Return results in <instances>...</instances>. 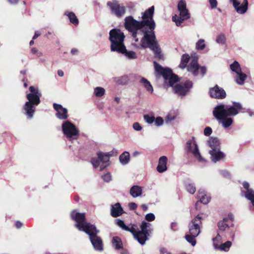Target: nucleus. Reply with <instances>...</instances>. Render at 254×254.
<instances>
[{"label": "nucleus", "mask_w": 254, "mask_h": 254, "mask_svg": "<svg viewBox=\"0 0 254 254\" xmlns=\"http://www.w3.org/2000/svg\"><path fill=\"white\" fill-rule=\"evenodd\" d=\"M155 71L159 75H162L165 83L173 87L174 92L180 96H186L192 87L193 83L190 80H187L183 83L173 85L179 81L178 76L173 73L172 70L168 68H164L156 62H153Z\"/></svg>", "instance_id": "obj_1"}, {"label": "nucleus", "mask_w": 254, "mask_h": 254, "mask_svg": "<svg viewBox=\"0 0 254 254\" xmlns=\"http://www.w3.org/2000/svg\"><path fill=\"white\" fill-rule=\"evenodd\" d=\"M125 37L124 33L120 29L114 28L111 30L109 37L111 43V51L127 56V49L124 44Z\"/></svg>", "instance_id": "obj_2"}, {"label": "nucleus", "mask_w": 254, "mask_h": 254, "mask_svg": "<svg viewBox=\"0 0 254 254\" xmlns=\"http://www.w3.org/2000/svg\"><path fill=\"white\" fill-rule=\"evenodd\" d=\"M155 28L151 29L148 27V29L146 28L142 29L143 37L141 39V46L144 48L149 47L152 50L155 55V57L159 59L163 57L161 54V48L156 40L155 32Z\"/></svg>", "instance_id": "obj_3"}, {"label": "nucleus", "mask_w": 254, "mask_h": 254, "mask_svg": "<svg viewBox=\"0 0 254 254\" xmlns=\"http://www.w3.org/2000/svg\"><path fill=\"white\" fill-rule=\"evenodd\" d=\"M233 105L226 108L224 105L217 106L213 111V116L216 119H221L224 117L235 116L243 109L242 105L239 102H234Z\"/></svg>", "instance_id": "obj_4"}, {"label": "nucleus", "mask_w": 254, "mask_h": 254, "mask_svg": "<svg viewBox=\"0 0 254 254\" xmlns=\"http://www.w3.org/2000/svg\"><path fill=\"white\" fill-rule=\"evenodd\" d=\"M71 219L76 222L75 227L80 231L86 232L95 225L86 221L85 214L84 213L77 212L76 210L72 211L70 213Z\"/></svg>", "instance_id": "obj_5"}, {"label": "nucleus", "mask_w": 254, "mask_h": 254, "mask_svg": "<svg viewBox=\"0 0 254 254\" xmlns=\"http://www.w3.org/2000/svg\"><path fill=\"white\" fill-rule=\"evenodd\" d=\"M100 232L95 226L85 232L88 235L89 240L94 249L96 251L102 252L103 251V242L102 238L98 236Z\"/></svg>", "instance_id": "obj_6"}, {"label": "nucleus", "mask_w": 254, "mask_h": 254, "mask_svg": "<svg viewBox=\"0 0 254 254\" xmlns=\"http://www.w3.org/2000/svg\"><path fill=\"white\" fill-rule=\"evenodd\" d=\"M151 226V224L142 221L140 225L141 230L137 231V233L133 236L134 238L138 241L141 245L145 244L146 241L148 240V237L149 235V230Z\"/></svg>", "instance_id": "obj_7"}, {"label": "nucleus", "mask_w": 254, "mask_h": 254, "mask_svg": "<svg viewBox=\"0 0 254 254\" xmlns=\"http://www.w3.org/2000/svg\"><path fill=\"white\" fill-rule=\"evenodd\" d=\"M62 130L64 134L69 140L77 139L79 131L75 126L69 121H65L62 124Z\"/></svg>", "instance_id": "obj_8"}, {"label": "nucleus", "mask_w": 254, "mask_h": 254, "mask_svg": "<svg viewBox=\"0 0 254 254\" xmlns=\"http://www.w3.org/2000/svg\"><path fill=\"white\" fill-rule=\"evenodd\" d=\"M147 22L145 21H138L133 19L131 16H128V31L131 32L133 38L137 36V31L143 28Z\"/></svg>", "instance_id": "obj_9"}, {"label": "nucleus", "mask_w": 254, "mask_h": 254, "mask_svg": "<svg viewBox=\"0 0 254 254\" xmlns=\"http://www.w3.org/2000/svg\"><path fill=\"white\" fill-rule=\"evenodd\" d=\"M202 218L197 215L193 218L189 224V233L193 235H198L200 232V226L202 224Z\"/></svg>", "instance_id": "obj_10"}, {"label": "nucleus", "mask_w": 254, "mask_h": 254, "mask_svg": "<svg viewBox=\"0 0 254 254\" xmlns=\"http://www.w3.org/2000/svg\"><path fill=\"white\" fill-rule=\"evenodd\" d=\"M154 11V6H152L145 11L142 16V21H145L147 22V23L145 24V26L150 27L151 29L155 28L156 26L155 23L153 18Z\"/></svg>", "instance_id": "obj_11"}, {"label": "nucleus", "mask_w": 254, "mask_h": 254, "mask_svg": "<svg viewBox=\"0 0 254 254\" xmlns=\"http://www.w3.org/2000/svg\"><path fill=\"white\" fill-rule=\"evenodd\" d=\"M107 5L110 7L112 13L117 17H121L125 13V7L119 4L116 0L108 1L107 2Z\"/></svg>", "instance_id": "obj_12"}, {"label": "nucleus", "mask_w": 254, "mask_h": 254, "mask_svg": "<svg viewBox=\"0 0 254 254\" xmlns=\"http://www.w3.org/2000/svg\"><path fill=\"white\" fill-rule=\"evenodd\" d=\"M192 140H189L187 141L186 144L187 152L191 153L193 154L194 158H195L199 162L203 161V159L199 152L198 148L196 143H195V141H193V147L192 146Z\"/></svg>", "instance_id": "obj_13"}, {"label": "nucleus", "mask_w": 254, "mask_h": 254, "mask_svg": "<svg viewBox=\"0 0 254 254\" xmlns=\"http://www.w3.org/2000/svg\"><path fill=\"white\" fill-rule=\"evenodd\" d=\"M217 226L221 231H226L229 232L232 236L236 231V228L233 223L230 224L228 222V219L224 218L222 221L219 222Z\"/></svg>", "instance_id": "obj_14"}, {"label": "nucleus", "mask_w": 254, "mask_h": 254, "mask_svg": "<svg viewBox=\"0 0 254 254\" xmlns=\"http://www.w3.org/2000/svg\"><path fill=\"white\" fill-rule=\"evenodd\" d=\"M243 189H241L242 196H245L248 200H254V190L250 188V185L248 182L245 181L242 183Z\"/></svg>", "instance_id": "obj_15"}, {"label": "nucleus", "mask_w": 254, "mask_h": 254, "mask_svg": "<svg viewBox=\"0 0 254 254\" xmlns=\"http://www.w3.org/2000/svg\"><path fill=\"white\" fill-rule=\"evenodd\" d=\"M210 96L212 98L222 99L226 97V93L225 90L218 85L214 87L210 88Z\"/></svg>", "instance_id": "obj_16"}, {"label": "nucleus", "mask_w": 254, "mask_h": 254, "mask_svg": "<svg viewBox=\"0 0 254 254\" xmlns=\"http://www.w3.org/2000/svg\"><path fill=\"white\" fill-rule=\"evenodd\" d=\"M180 11V16L175 14L172 17L173 21L175 22L177 26H180L184 20H188L190 18V14L188 9L181 10Z\"/></svg>", "instance_id": "obj_17"}, {"label": "nucleus", "mask_w": 254, "mask_h": 254, "mask_svg": "<svg viewBox=\"0 0 254 254\" xmlns=\"http://www.w3.org/2000/svg\"><path fill=\"white\" fill-rule=\"evenodd\" d=\"M54 109L57 111L56 117L60 120H66L68 118L67 110L61 105L57 103L53 104Z\"/></svg>", "instance_id": "obj_18"}, {"label": "nucleus", "mask_w": 254, "mask_h": 254, "mask_svg": "<svg viewBox=\"0 0 254 254\" xmlns=\"http://www.w3.org/2000/svg\"><path fill=\"white\" fill-rule=\"evenodd\" d=\"M112 154L109 153L104 154L103 152H100L97 153V156L101 162L103 163V164L100 166V170H103L105 168L109 165L108 163L109 161L110 156H112Z\"/></svg>", "instance_id": "obj_19"}, {"label": "nucleus", "mask_w": 254, "mask_h": 254, "mask_svg": "<svg viewBox=\"0 0 254 254\" xmlns=\"http://www.w3.org/2000/svg\"><path fill=\"white\" fill-rule=\"evenodd\" d=\"M124 211L121 204L119 202L111 205V215L114 218L122 215Z\"/></svg>", "instance_id": "obj_20"}, {"label": "nucleus", "mask_w": 254, "mask_h": 254, "mask_svg": "<svg viewBox=\"0 0 254 254\" xmlns=\"http://www.w3.org/2000/svg\"><path fill=\"white\" fill-rule=\"evenodd\" d=\"M199 69V65L198 64L197 60L195 59H192L187 67L188 71L192 73L194 76H197L198 74Z\"/></svg>", "instance_id": "obj_21"}, {"label": "nucleus", "mask_w": 254, "mask_h": 254, "mask_svg": "<svg viewBox=\"0 0 254 254\" xmlns=\"http://www.w3.org/2000/svg\"><path fill=\"white\" fill-rule=\"evenodd\" d=\"M35 105L30 104L29 102H26L23 107L25 114L28 119L33 118L35 112Z\"/></svg>", "instance_id": "obj_22"}, {"label": "nucleus", "mask_w": 254, "mask_h": 254, "mask_svg": "<svg viewBox=\"0 0 254 254\" xmlns=\"http://www.w3.org/2000/svg\"><path fill=\"white\" fill-rule=\"evenodd\" d=\"M167 160L168 159L165 156H162L159 158L157 167V170L159 173H163L167 170Z\"/></svg>", "instance_id": "obj_23"}, {"label": "nucleus", "mask_w": 254, "mask_h": 254, "mask_svg": "<svg viewBox=\"0 0 254 254\" xmlns=\"http://www.w3.org/2000/svg\"><path fill=\"white\" fill-rule=\"evenodd\" d=\"M197 197L199 199V202L204 204L208 203L211 199V197L206 194L205 190L201 189L198 191Z\"/></svg>", "instance_id": "obj_24"}, {"label": "nucleus", "mask_w": 254, "mask_h": 254, "mask_svg": "<svg viewBox=\"0 0 254 254\" xmlns=\"http://www.w3.org/2000/svg\"><path fill=\"white\" fill-rule=\"evenodd\" d=\"M41 95H33V94H27L26 98L30 104H33L35 106L38 105L41 102L40 97Z\"/></svg>", "instance_id": "obj_25"}, {"label": "nucleus", "mask_w": 254, "mask_h": 254, "mask_svg": "<svg viewBox=\"0 0 254 254\" xmlns=\"http://www.w3.org/2000/svg\"><path fill=\"white\" fill-rule=\"evenodd\" d=\"M209 154L213 158L212 160L214 162L219 161L225 157V154L220 150H211L209 151Z\"/></svg>", "instance_id": "obj_26"}, {"label": "nucleus", "mask_w": 254, "mask_h": 254, "mask_svg": "<svg viewBox=\"0 0 254 254\" xmlns=\"http://www.w3.org/2000/svg\"><path fill=\"white\" fill-rule=\"evenodd\" d=\"M208 143L212 150H220V142L217 137H210L208 141Z\"/></svg>", "instance_id": "obj_27"}, {"label": "nucleus", "mask_w": 254, "mask_h": 254, "mask_svg": "<svg viewBox=\"0 0 254 254\" xmlns=\"http://www.w3.org/2000/svg\"><path fill=\"white\" fill-rule=\"evenodd\" d=\"M113 246L116 250H122L123 248V245L121 239L118 236H115L112 240Z\"/></svg>", "instance_id": "obj_28"}, {"label": "nucleus", "mask_w": 254, "mask_h": 254, "mask_svg": "<svg viewBox=\"0 0 254 254\" xmlns=\"http://www.w3.org/2000/svg\"><path fill=\"white\" fill-rule=\"evenodd\" d=\"M130 194L133 197H136L142 194V188L138 186H134L130 190Z\"/></svg>", "instance_id": "obj_29"}, {"label": "nucleus", "mask_w": 254, "mask_h": 254, "mask_svg": "<svg viewBox=\"0 0 254 254\" xmlns=\"http://www.w3.org/2000/svg\"><path fill=\"white\" fill-rule=\"evenodd\" d=\"M64 15H67L70 22L74 25L78 24L79 21L76 16L73 12L65 11Z\"/></svg>", "instance_id": "obj_30"}, {"label": "nucleus", "mask_w": 254, "mask_h": 254, "mask_svg": "<svg viewBox=\"0 0 254 254\" xmlns=\"http://www.w3.org/2000/svg\"><path fill=\"white\" fill-rule=\"evenodd\" d=\"M190 59V57L188 54H183L182 56L181 64L179 65L180 67L182 69L186 67Z\"/></svg>", "instance_id": "obj_31"}, {"label": "nucleus", "mask_w": 254, "mask_h": 254, "mask_svg": "<svg viewBox=\"0 0 254 254\" xmlns=\"http://www.w3.org/2000/svg\"><path fill=\"white\" fill-rule=\"evenodd\" d=\"M239 73H237L238 75L236 77V82L240 85H242L244 83V81L246 80L247 78V75L243 73L242 70L238 72Z\"/></svg>", "instance_id": "obj_32"}, {"label": "nucleus", "mask_w": 254, "mask_h": 254, "mask_svg": "<svg viewBox=\"0 0 254 254\" xmlns=\"http://www.w3.org/2000/svg\"><path fill=\"white\" fill-rule=\"evenodd\" d=\"M140 83L143 84L144 87L148 91L151 92H153V87L151 84H150V82L148 81L146 79H145L144 77L141 78V79L140 80Z\"/></svg>", "instance_id": "obj_33"}, {"label": "nucleus", "mask_w": 254, "mask_h": 254, "mask_svg": "<svg viewBox=\"0 0 254 254\" xmlns=\"http://www.w3.org/2000/svg\"><path fill=\"white\" fill-rule=\"evenodd\" d=\"M217 120L221 121L223 127L225 128L230 127L233 123V119L230 118H227V117H224L222 119Z\"/></svg>", "instance_id": "obj_34"}, {"label": "nucleus", "mask_w": 254, "mask_h": 254, "mask_svg": "<svg viewBox=\"0 0 254 254\" xmlns=\"http://www.w3.org/2000/svg\"><path fill=\"white\" fill-rule=\"evenodd\" d=\"M185 186L187 190L190 194H194L196 191V188L193 183H185Z\"/></svg>", "instance_id": "obj_35"}, {"label": "nucleus", "mask_w": 254, "mask_h": 254, "mask_svg": "<svg viewBox=\"0 0 254 254\" xmlns=\"http://www.w3.org/2000/svg\"><path fill=\"white\" fill-rule=\"evenodd\" d=\"M197 236V235H193L189 233V234H187L185 236V238L186 240L192 246H194L196 243L195 238Z\"/></svg>", "instance_id": "obj_36"}, {"label": "nucleus", "mask_w": 254, "mask_h": 254, "mask_svg": "<svg viewBox=\"0 0 254 254\" xmlns=\"http://www.w3.org/2000/svg\"><path fill=\"white\" fill-rule=\"evenodd\" d=\"M230 66L231 70L236 73H239L238 72H240V71L242 70L240 64L237 61H235L233 63L230 64Z\"/></svg>", "instance_id": "obj_37"}, {"label": "nucleus", "mask_w": 254, "mask_h": 254, "mask_svg": "<svg viewBox=\"0 0 254 254\" xmlns=\"http://www.w3.org/2000/svg\"><path fill=\"white\" fill-rule=\"evenodd\" d=\"M234 7L236 9L237 12L240 14L245 13L248 9V6H247L246 5L242 4L241 5H240L239 2H238V4L236 7Z\"/></svg>", "instance_id": "obj_38"}, {"label": "nucleus", "mask_w": 254, "mask_h": 254, "mask_svg": "<svg viewBox=\"0 0 254 254\" xmlns=\"http://www.w3.org/2000/svg\"><path fill=\"white\" fill-rule=\"evenodd\" d=\"M105 93L104 88L101 87H97L94 88V94L97 97H101L103 96Z\"/></svg>", "instance_id": "obj_39"}, {"label": "nucleus", "mask_w": 254, "mask_h": 254, "mask_svg": "<svg viewBox=\"0 0 254 254\" xmlns=\"http://www.w3.org/2000/svg\"><path fill=\"white\" fill-rule=\"evenodd\" d=\"M231 245L232 243L230 241H228L225 243L222 244L220 245V248L221 250L228 251L229 250V248L231 247Z\"/></svg>", "instance_id": "obj_40"}, {"label": "nucleus", "mask_w": 254, "mask_h": 254, "mask_svg": "<svg viewBox=\"0 0 254 254\" xmlns=\"http://www.w3.org/2000/svg\"><path fill=\"white\" fill-rule=\"evenodd\" d=\"M205 47V44H204V40L203 39L199 40L196 43V49L197 50H203Z\"/></svg>", "instance_id": "obj_41"}, {"label": "nucleus", "mask_w": 254, "mask_h": 254, "mask_svg": "<svg viewBox=\"0 0 254 254\" xmlns=\"http://www.w3.org/2000/svg\"><path fill=\"white\" fill-rule=\"evenodd\" d=\"M178 9L179 11L187 10L186 2L184 0H181L179 2Z\"/></svg>", "instance_id": "obj_42"}, {"label": "nucleus", "mask_w": 254, "mask_h": 254, "mask_svg": "<svg viewBox=\"0 0 254 254\" xmlns=\"http://www.w3.org/2000/svg\"><path fill=\"white\" fill-rule=\"evenodd\" d=\"M139 230L138 229L137 226L135 225H131L130 226H128V231H129L132 233L133 236H134L135 234L137 233Z\"/></svg>", "instance_id": "obj_43"}, {"label": "nucleus", "mask_w": 254, "mask_h": 254, "mask_svg": "<svg viewBox=\"0 0 254 254\" xmlns=\"http://www.w3.org/2000/svg\"><path fill=\"white\" fill-rule=\"evenodd\" d=\"M120 161L123 164L127 163V151L124 152L120 156Z\"/></svg>", "instance_id": "obj_44"}, {"label": "nucleus", "mask_w": 254, "mask_h": 254, "mask_svg": "<svg viewBox=\"0 0 254 254\" xmlns=\"http://www.w3.org/2000/svg\"><path fill=\"white\" fill-rule=\"evenodd\" d=\"M116 223L120 227L122 228L123 230L127 231V225H126L124 221L120 219H116Z\"/></svg>", "instance_id": "obj_45"}, {"label": "nucleus", "mask_w": 254, "mask_h": 254, "mask_svg": "<svg viewBox=\"0 0 254 254\" xmlns=\"http://www.w3.org/2000/svg\"><path fill=\"white\" fill-rule=\"evenodd\" d=\"M225 41L226 37L224 34H220L218 36L216 39V42L219 44H223L225 43Z\"/></svg>", "instance_id": "obj_46"}, {"label": "nucleus", "mask_w": 254, "mask_h": 254, "mask_svg": "<svg viewBox=\"0 0 254 254\" xmlns=\"http://www.w3.org/2000/svg\"><path fill=\"white\" fill-rule=\"evenodd\" d=\"M29 89L30 91V93H29V94H33V95H41L38 89L37 88L33 86H30Z\"/></svg>", "instance_id": "obj_47"}, {"label": "nucleus", "mask_w": 254, "mask_h": 254, "mask_svg": "<svg viewBox=\"0 0 254 254\" xmlns=\"http://www.w3.org/2000/svg\"><path fill=\"white\" fill-rule=\"evenodd\" d=\"M91 162L94 168H97L99 166L100 163L101 162L99 158H92L91 160Z\"/></svg>", "instance_id": "obj_48"}, {"label": "nucleus", "mask_w": 254, "mask_h": 254, "mask_svg": "<svg viewBox=\"0 0 254 254\" xmlns=\"http://www.w3.org/2000/svg\"><path fill=\"white\" fill-rule=\"evenodd\" d=\"M144 119L147 123L151 124L154 122L155 117L153 116L150 117L148 115H145L144 116Z\"/></svg>", "instance_id": "obj_49"}, {"label": "nucleus", "mask_w": 254, "mask_h": 254, "mask_svg": "<svg viewBox=\"0 0 254 254\" xmlns=\"http://www.w3.org/2000/svg\"><path fill=\"white\" fill-rule=\"evenodd\" d=\"M145 218L146 221L151 222L155 220V216L153 213H149L145 215Z\"/></svg>", "instance_id": "obj_50"}, {"label": "nucleus", "mask_w": 254, "mask_h": 254, "mask_svg": "<svg viewBox=\"0 0 254 254\" xmlns=\"http://www.w3.org/2000/svg\"><path fill=\"white\" fill-rule=\"evenodd\" d=\"M154 122H155V125L158 126L163 125L164 123L163 119L160 117H157L155 119Z\"/></svg>", "instance_id": "obj_51"}, {"label": "nucleus", "mask_w": 254, "mask_h": 254, "mask_svg": "<svg viewBox=\"0 0 254 254\" xmlns=\"http://www.w3.org/2000/svg\"><path fill=\"white\" fill-rule=\"evenodd\" d=\"M103 180L106 182H109L111 180V175L110 173H107L102 176Z\"/></svg>", "instance_id": "obj_52"}, {"label": "nucleus", "mask_w": 254, "mask_h": 254, "mask_svg": "<svg viewBox=\"0 0 254 254\" xmlns=\"http://www.w3.org/2000/svg\"><path fill=\"white\" fill-rule=\"evenodd\" d=\"M135 5L131 2L128 3V10L131 13H133L135 11Z\"/></svg>", "instance_id": "obj_53"}, {"label": "nucleus", "mask_w": 254, "mask_h": 254, "mask_svg": "<svg viewBox=\"0 0 254 254\" xmlns=\"http://www.w3.org/2000/svg\"><path fill=\"white\" fill-rule=\"evenodd\" d=\"M137 58L136 53L132 51H128V59H135Z\"/></svg>", "instance_id": "obj_54"}, {"label": "nucleus", "mask_w": 254, "mask_h": 254, "mask_svg": "<svg viewBox=\"0 0 254 254\" xmlns=\"http://www.w3.org/2000/svg\"><path fill=\"white\" fill-rule=\"evenodd\" d=\"M212 132V129L210 127H206L204 129V134L207 136H209Z\"/></svg>", "instance_id": "obj_55"}, {"label": "nucleus", "mask_w": 254, "mask_h": 254, "mask_svg": "<svg viewBox=\"0 0 254 254\" xmlns=\"http://www.w3.org/2000/svg\"><path fill=\"white\" fill-rule=\"evenodd\" d=\"M209 3L211 8H215L217 6V0H209Z\"/></svg>", "instance_id": "obj_56"}, {"label": "nucleus", "mask_w": 254, "mask_h": 254, "mask_svg": "<svg viewBox=\"0 0 254 254\" xmlns=\"http://www.w3.org/2000/svg\"><path fill=\"white\" fill-rule=\"evenodd\" d=\"M133 128L134 130L137 131L140 130L142 129L141 126L137 122L134 123L133 124Z\"/></svg>", "instance_id": "obj_57"}, {"label": "nucleus", "mask_w": 254, "mask_h": 254, "mask_svg": "<svg viewBox=\"0 0 254 254\" xmlns=\"http://www.w3.org/2000/svg\"><path fill=\"white\" fill-rule=\"evenodd\" d=\"M128 206L130 210H135L137 207V204L134 202H131L128 204Z\"/></svg>", "instance_id": "obj_58"}, {"label": "nucleus", "mask_w": 254, "mask_h": 254, "mask_svg": "<svg viewBox=\"0 0 254 254\" xmlns=\"http://www.w3.org/2000/svg\"><path fill=\"white\" fill-rule=\"evenodd\" d=\"M201 74L202 76H204L206 72V68L205 66H199V69Z\"/></svg>", "instance_id": "obj_59"}, {"label": "nucleus", "mask_w": 254, "mask_h": 254, "mask_svg": "<svg viewBox=\"0 0 254 254\" xmlns=\"http://www.w3.org/2000/svg\"><path fill=\"white\" fill-rule=\"evenodd\" d=\"M228 219V222L230 224L233 223V221H234V217L232 214H229L228 215V217L227 218Z\"/></svg>", "instance_id": "obj_60"}, {"label": "nucleus", "mask_w": 254, "mask_h": 254, "mask_svg": "<svg viewBox=\"0 0 254 254\" xmlns=\"http://www.w3.org/2000/svg\"><path fill=\"white\" fill-rule=\"evenodd\" d=\"M40 35H41V32L40 31H35L34 35L33 37V39L34 40V39H37Z\"/></svg>", "instance_id": "obj_61"}, {"label": "nucleus", "mask_w": 254, "mask_h": 254, "mask_svg": "<svg viewBox=\"0 0 254 254\" xmlns=\"http://www.w3.org/2000/svg\"><path fill=\"white\" fill-rule=\"evenodd\" d=\"M22 226H23V224H22V223H21L20 221H17L15 222V227H16L17 229H19V228H20Z\"/></svg>", "instance_id": "obj_62"}, {"label": "nucleus", "mask_w": 254, "mask_h": 254, "mask_svg": "<svg viewBox=\"0 0 254 254\" xmlns=\"http://www.w3.org/2000/svg\"><path fill=\"white\" fill-rule=\"evenodd\" d=\"M9 3L11 4H17L19 0H7Z\"/></svg>", "instance_id": "obj_63"}, {"label": "nucleus", "mask_w": 254, "mask_h": 254, "mask_svg": "<svg viewBox=\"0 0 254 254\" xmlns=\"http://www.w3.org/2000/svg\"><path fill=\"white\" fill-rule=\"evenodd\" d=\"M78 50L76 49H75V48L72 49L71 50V54L72 55H76L78 53Z\"/></svg>", "instance_id": "obj_64"}]
</instances>
